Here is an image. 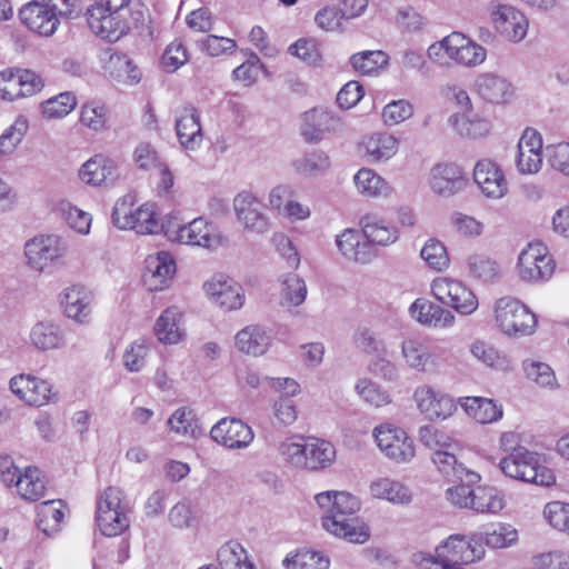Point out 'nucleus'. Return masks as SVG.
<instances>
[{
  "instance_id": "de8ad7c7",
  "label": "nucleus",
  "mask_w": 569,
  "mask_h": 569,
  "mask_svg": "<svg viewBox=\"0 0 569 569\" xmlns=\"http://www.w3.org/2000/svg\"><path fill=\"white\" fill-rule=\"evenodd\" d=\"M103 68L110 77L124 83H137L141 79L139 68L126 54L110 53Z\"/></svg>"
},
{
  "instance_id": "f8f14e48",
  "label": "nucleus",
  "mask_w": 569,
  "mask_h": 569,
  "mask_svg": "<svg viewBox=\"0 0 569 569\" xmlns=\"http://www.w3.org/2000/svg\"><path fill=\"white\" fill-rule=\"evenodd\" d=\"M372 436L380 451L397 463H408L416 456L413 439L400 427L382 423L373 429Z\"/></svg>"
},
{
  "instance_id": "4d7b16f0",
  "label": "nucleus",
  "mask_w": 569,
  "mask_h": 569,
  "mask_svg": "<svg viewBox=\"0 0 569 569\" xmlns=\"http://www.w3.org/2000/svg\"><path fill=\"white\" fill-rule=\"evenodd\" d=\"M56 211L60 214L72 230L80 234H88L92 222L90 213L72 206L67 200H61L56 206Z\"/></svg>"
},
{
  "instance_id": "8fccbe9b",
  "label": "nucleus",
  "mask_w": 569,
  "mask_h": 569,
  "mask_svg": "<svg viewBox=\"0 0 569 569\" xmlns=\"http://www.w3.org/2000/svg\"><path fill=\"white\" fill-rule=\"evenodd\" d=\"M126 510H96V521L102 535L114 537L130 527V515Z\"/></svg>"
},
{
  "instance_id": "c85d7f7f",
  "label": "nucleus",
  "mask_w": 569,
  "mask_h": 569,
  "mask_svg": "<svg viewBox=\"0 0 569 569\" xmlns=\"http://www.w3.org/2000/svg\"><path fill=\"white\" fill-rule=\"evenodd\" d=\"M19 18L31 31L49 37L60 24L59 18L43 2L31 1L19 10Z\"/></svg>"
},
{
  "instance_id": "3c124183",
  "label": "nucleus",
  "mask_w": 569,
  "mask_h": 569,
  "mask_svg": "<svg viewBox=\"0 0 569 569\" xmlns=\"http://www.w3.org/2000/svg\"><path fill=\"white\" fill-rule=\"evenodd\" d=\"M220 569H254L247 550L237 541H228L217 553Z\"/></svg>"
},
{
  "instance_id": "e433bc0d",
  "label": "nucleus",
  "mask_w": 569,
  "mask_h": 569,
  "mask_svg": "<svg viewBox=\"0 0 569 569\" xmlns=\"http://www.w3.org/2000/svg\"><path fill=\"white\" fill-rule=\"evenodd\" d=\"M409 310L415 320L426 326L447 328L455 322V316L451 311L430 301L417 299Z\"/></svg>"
},
{
  "instance_id": "72a5a7b5",
  "label": "nucleus",
  "mask_w": 569,
  "mask_h": 569,
  "mask_svg": "<svg viewBox=\"0 0 569 569\" xmlns=\"http://www.w3.org/2000/svg\"><path fill=\"white\" fill-rule=\"evenodd\" d=\"M430 187L440 196H452L465 188L462 170L455 164H438L430 172Z\"/></svg>"
},
{
  "instance_id": "2f4dec72",
  "label": "nucleus",
  "mask_w": 569,
  "mask_h": 569,
  "mask_svg": "<svg viewBox=\"0 0 569 569\" xmlns=\"http://www.w3.org/2000/svg\"><path fill=\"white\" fill-rule=\"evenodd\" d=\"M176 131L180 144L190 151L197 150L203 140L200 118L196 108L184 107L176 120Z\"/></svg>"
},
{
  "instance_id": "c9c22d12",
  "label": "nucleus",
  "mask_w": 569,
  "mask_h": 569,
  "mask_svg": "<svg viewBox=\"0 0 569 569\" xmlns=\"http://www.w3.org/2000/svg\"><path fill=\"white\" fill-rule=\"evenodd\" d=\"M459 405L468 417L481 425L499 421L503 417L501 403L485 397H462Z\"/></svg>"
},
{
  "instance_id": "c756f323",
  "label": "nucleus",
  "mask_w": 569,
  "mask_h": 569,
  "mask_svg": "<svg viewBox=\"0 0 569 569\" xmlns=\"http://www.w3.org/2000/svg\"><path fill=\"white\" fill-rule=\"evenodd\" d=\"M340 127V120L332 113L315 108L303 113L301 134L307 142L317 143L326 133L337 131Z\"/></svg>"
},
{
  "instance_id": "bb28decb",
  "label": "nucleus",
  "mask_w": 569,
  "mask_h": 569,
  "mask_svg": "<svg viewBox=\"0 0 569 569\" xmlns=\"http://www.w3.org/2000/svg\"><path fill=\"white\" fill-rule=\"evenodd\" d=\"M339 252L349 261L366 264L373 260L376 251L363 230L346 229L336 238Z\"/></svg>"
},
{
  "instance_id": "774afa93",
  "label": "nucleus",
  "mask_w": 569,
  "mask_h": 569,
  "mask_svg": "<svg viewBox=\"0 0 569 569\" xmlns=\"http://www.w3.org/2000/svg\"><path fill=\"white\" fill-rule=\"evenodd\" d=\"M420 257L433 270L442 271L449 267L450 259L446 247L436 239H429L420 250Z\"/></svg>"
},
{
  "instance_id": "58836bf2",
  "label": "nucleus",
  "mask_w": 569,
  "mask_h": 569,
  "mask_svg": "<svg viewBox=\"0 0 569 569\" xmlns=\"http://www.w3.org/2000/svg\"><path fill=\"white\" fill-rule=\"evenodd\" d=\"M370 247H389L399 240V230L391 222L375 216H366L360 221Z\"/></svg>"
},
{
  "instance_id": "4468645a",
  "label": "nucleus",
  "mask_w": 569,
  "mask_h": 569,
  "mask_svg": "<svg viewBox=\"0 0 569 569\" xmlns=\"http://www.w3.org/2000/svg\"><path fill=\"white\" fill-rule=\"evenodd\" d=\"M44 88V79L30 69L8 68L0 71V100L31 97Z\"/></svg>"
},
{
  "instance_id": "39448f33",
  "label": "nucleus",
  "mask_w": 569,
  "mask_h": 569,
  "mask_svg": "<svg viewBox=\"0 0 569 569\" xmlns=\"http://www.w3.org/2000/svg\"><path fill=\"white\" fill-rule=\"evenodd\" d=\"M112 223L123 230H134L140 234L157 233L163 226H160L153 206L143 203L134 207V199L127 194L117 200L112 214Z\"/></svg>"
},
{
  "instance_id": "f704fd0d",
  "label": "nucleus",
  "mask_w": 569,
  "mask_h": 569,
  "mask_svg": "<svg viewBox=\"0 0 569 569\" xmlns=\"http://www.w3.org/2000/svg\"><path fill=\"white\" fill-rule=\"evenodd\" d=\"M399 139L388 132H373L360 142V149L370 162L388 161L399 150Z\"/></svg>"
},
{
  "instance_id": "20e7f679",
  "label": "nucleus",
  "mask_w": 569,
  "mask_h": 569,
  "mask_svg": "<svg viewBox=\"0 0 569 569\" xmlns=\"http://www.w3.org/2000/svg\"><path fill=\"white\" fill-rule=\"evenodd\" d=\"M505 476L538 486L549 487L555 483L553 472L538 463L537 457L526 448H519L503 457L499 462Z\"/></svg>"
},
{
  "instance_id": "4c0bfd02",
  "label": "nucleus",
  "mask_w": 569,
  "mask_h": 569,
  "mask_svg": "<svg viewBox=\"0 0 569 569\" xmlns=\"http://www.w3.org/2000/svg\"><path fill=\"white\" fill-rule=\"evenodd\" d=\"M30 343L39 351L61 349L66 346V336L60 325L52 321H39L29 333Z\"/></svg>"
},
{
  "instance_id": "9b49d317",
  "label": "nucleus",
  "mask_w": 569,
  "mask_h": 569,
  "mask_svg": "<svg viewBox=\"0 0 569 569\" xmlns=\"http://www.w3.org/2000/svg\"><path fill=\"white\" fill-rule=\"evenodd\" d=\"M489 18L493 30L509 42L519 43L528 34L529 19L513 4L491 2Z\"/></svg>"
},
{
  "instance_id": "338daca9",
  "label": "nucleus",
  "mask_w": 569,
  "mask_h": 569,
  "mask_svg": "<svg viewBox=\"0 0 569 569\" xmlns=\"http://www.w3.org/2000/svg\"><path fill=\"white\" fill-rule=\"evenodd\" d=\"M29 123L26 117L19 116L0 136V154L12 153L27 133Z\"/></svg>"
},
{
  "instance_id": "423d86ee",
  "label": "nucleus",
  "mask_w": 569,
  "mask_h": 569,
  "mask_svg": "<svg viewBox=\"0 0 569 569\" xmlns=\"http://www.w3.org/2000/svg\"><path fill=\"white\" fill-rule=\"evenodd\" d=\"M0 480L8 488H14L16 493L26 501H37L43 497L46 480L36 467L19 469L10 457H0Z\"/></svg>"
},
{
  "instance_id": "473e14b6",
  "label": "nucleus",
  "mask_w": 569,
  "mask_h": 569,
  "mask_svg": "<svg viewBox=\"0 0 569 569\" xmlns=\"http://www.w3.org/2000/svg\"><path fill=\"white\" fill-rule=\"evenodd\" d=\"M448 122L457 134L473 140L487 137L492 128L491 121L475 110L457 112L449 117Z\"/></svg>"
},
{
  "instance_id": "79ce46f5",
  "label": "nucleus",
  "mask_w": 569,
  "mask_h": 569,
  "mask_svg": "<svg viewBox=\"0 0 569 569\" xmlns=\"http://www.w3.org/2000/svg\"><path fill=\"white\" fill-rule=\"evenodd\" d=\"M315 499L323 512L357 513L361 508L359 498L347 491H323Z\"/></svg>"
},
{
  "instance_id": "4be33fe9",
  "label": "nucleus",
  "mask_w": 569,
  "mask_h": 569,
  "mask_svg": "<svg viewBox=\"0 0 569 569\" xmlns=\"http://www.w3.org/2000/svg\"><path fill=\"white\" fill-rule=\"evenodd\" d=\"M473 180L487 198L501 199L508 192V181L503 171L490 159H481L476 163Z\"/></svg>"
},
{
  "instance_id": "0e129e2a",
  "label": "nucleus",
  "mask_w": 569,
  "mask_h": 569,
  "mask_svg": "<svg viewBox=\"0 0 569 569\" xmlns=\"http://www.w3.org/2000/svg\"><path fill=\"white\" fill-rule=\"evenodd\" d=\"M475 359L487 367L503 369L507 366L506 357L491 343L483 340H475L469 347Z\"/></svg>"
},
{
  "instance_id": "412c9836",
  "label": "nucleus",
  "mask_w": 569,
  "mask_h": 569,
  "mask_svg": "<svg viewBox=\"0 0 569 569\" xmlns=\"http://www.w3.org/2000/svg\"><path fill=\"white\" fill-rule=\"evenodd\" d=\"M323 529L352 543H365L369 537L368 526L356 513L323 512Z\"/></svg>"
},
{
  "instance_id": "f3484780",
  "label": "nucleus",
  "mask_w": 569,
  "mask_h": 569,
  "mask_svg": "<svg viewBox=\"0 0 569 569\" xmlns=\"http://www.w3.org/2000/svg\"><path fill=\"white\" fill-rule=\"evenodd\" d=\"M11 392L28 406L42 407L58 400L49 381L31 375H18L10 379Z\"/></svg>"
},
{
  "instance_id": "1a4fd4ad",
  "label": "nucleus",
  "mask_w": 569,
  "mask_h": 569,
  "mask_svg": "<svg viewBox=\"0 0 569 569\" xmlns=\"http://www.w3.org/2000/svg\"><path fill=\"white\" fill-rule=\"evenodd\" d=\"M164 234L171 242L206 249H217L224 242L218 228L202 217L184 224L168 226Z\"/></svg>"
},
{
  "instance_id": "680f3d73",
  "label": "nucleus",
  "mask_w": 569,
  "mask_h": 569,
  "mask_svg": "<svg viewBox=\"0 0 569 569\" xmlns=\"http://www.w3.org/2000/svg\"><path fill=\"white\" fill-rule=\"evenodd\" d=\"M149 352L150 341L148 339L139 338L134 340L122 355L124 368L130 372L141 371L147 363Z\"/></svg>"
},
{
  "instance_id": "2eb2a0df",
  "label": "nucleus",
  "mask_w": 569,
  "mask_h": 569,
  "mask_svg": "<svg viewBox=\"0 0 569 569\" xmlns=\"http://www.w3.org/2000/svg\"><path fill=\"white\" fill-rule=\"evenodd\" d=\"M400 356L405 366L418 373L435 375L440 371V359L430 345L417 337L406 338L400 343Z\"/></svg>"
},
{
  "instance_id": "7ed1b4c3",
  "label": "nucleus",
  "mask_w": 569,
  "mask_h": 569,
  "mask_svg": "<svg viewBox=\"0 0 569 569\" xmlns=\"http://www.w3.org/2000/svg\"><path fill=\"white\" fill-rule=\"evenodd\" d=\"M486 549L481 543V536L473 533L469 537L463 535H451L435 550L430 562L440 566L469 565L481 560Z\"/></svg>"
},
{
  "instance_id": "dca6fc26",
  "label": "nucleus",
  "mask_w": 569,
  "mask_h": 569,
  "mask_svg": "<svg viewBox=\"0 0 569 569\" xmlns=\"http://www.w3.org/2000/svg\"><path fill=\"white\" fill-rule=\"evenodd\" d=\"M237 221L248 232L264 233L269 229V219L263 202L252 192L242 191L232 201Z\"/></svg>"
},
{
  "instance_id": "603ef678",
  "label": "nucleus",
  "mask_w": 569,
  "mask_h": 569,
  "mask_svg": "<svg viewBox=\"0 0 569 569\" xmlns=\"http://www.w3.org/2000/svg\"><path fill=\"white\" fill-rule=\"evenodd\" d=\"M330 164V157L320 149L306 152L302 157L292 162L295 170L306 177L321 176L328 171Z\"/></svg>"
},
{
  "instance_id": "9d476101",
  "label": "nucleus",
  "mask_w": 569,
  "mask_h": 569,
  "mask_svg": "<svg viewBox=\"0 0 569 569\" xmlns=\"http://www.w3.org/2000/svg\"><path fill=\"white\" fill-rule=\"evenodd\" d=\"M430 289L436 300L460 315L469 316L478 309L479 302L476 295L461 280L437 277L432 280Z\"/></svg>"
},
{
  "instance_id": "49530a36",
  "label": "nucleus",
  "mask_w": 569,
  "mask_h": 569,
  "mask_svg": "<svg viewBox=\"0 0 569 569\" xmlns=\"http://www.w3.org/2000/svg\"><path fill=\"white\" fill-rule=\"evenodd\" d=\"M66 506L62 500H48L37 508V526L47 536L59 531L66 516Z\"/></svg>"
},
{
  "instance_id": "13d9d810",
  "label": "nucleus",
  "mask_w": 569,
  "mask_h": 569,
  "mask_svg": "<svg viewBox=\"0 0 569 569\" xmlns=\"http://www.w3.org/2000/svg\"><path fill=\"white\" fill-rule=\"evenodd\" d=\"M286 569H328L329 559L320 552L302 549L288 555L283 561Z\"/></svg>"
},
{
  "instance_id": "5fc2aeb1",
  "label": "nucleus",
  "mask_w": 569,
  "mask_h": 569,
  "mask_svg": "<svg viewBox=\"0 0 569 569\" xmlns=\"http://www.w3.org/2000/svg\"><path fill=\"white\" fill-rule=\"evenodd\" d=\"M419 441L433 452L455 450L458 442L443 429L426 425L419 428Z\"/></svg>"
},
{
  "instance_id": "c03bdc74",
  "label": "nucleus",
  "mask_w": 569,
  "mask_h": 569,
  "mask_svg": "<svg viewBox=\"0 0 569 569\" xmlns=\"http://www.w3.org/2000/svg\"><path fill=\"white\" fill-rule=\"evenodd\" d=\"M280 305L286 308L301 306L308 293V287L303 278L295 272H288L279 277Z\"/></svg>"
},
{
  "instance_id": "cd10ccee",
  "label": "nucleus",
  "mask_w": 569,
  "mask_h": 569,
  "mask_svg": "<svg viewBox=\"0 0 569 569\" xmlns=\"http://www.w3.org/2000/svg\"><path fill=\"white\" fill-rule=\"evenodd\" d=\"M79 179L92 187L113 184L119 178L116 162L102 154L88 159L78 171Z\"/></svg>"
},
{
  "instance_id": "a18cd8bd",
  "label": "nucleus",
  "mask_w": 569,
  "mask_h": 569,
  "mask_svg": "<svg viewBox=\"0 0 569 569\" xmlns=\"http://www.w3.org/2000/svg\"><path fill=\"white\" fill-rule=\"evenodd\" d=\"M467 269L471 278L485 283L496 282L502 274L500 263L485 253L470 254L467 259Z\"/></svg>"
},
{
  "instance_id": "864d4df0",
  "label": "nucleus",
  "mask_w": 569,
  "mask_h": 569,
  "mask_svg": "<svg viewBox=\"0 0 569 569\" xmlns=\"http://www.w3.org/2000/svg\"><path fill=\"white\" fill-rule=\"evenodd\" d=\"M485 539L486 545L490 548L502 549L515 545L518 540L517 529L509 523H492L485 531L477 533Z\"/></svg>"
},
{
  "instance_id": "052dcab7",
  "label": "nucleus",
  "mask_w": 569,
  "mask_h": 569,
  "mask_svg": "<svg viewBox=\"0 0 569 569\" xmlns=\"http://www.w3.org/2000/svg\"><path fill=\"white\" fill-rule=\"evenodd\" d=\"M307 442L305 438H288L279 446V453L291 467L307 470Z\"/></svg>"
},
{
  "instance_id": "6e6552de",
  "label": "nucleus",
  "mask_w": 569,
  "mask_h": 569,
  "mask_svg": "<svg viewBox=\"0 0 569 569\" xmlns=\"http://www.w3.org/2000/svg\"><path fill=\"white\" fill-rule=\"evenodd\" d=\"M495 318L500 330L508 336H529L537 326L536 316L512 297H502L496 301Z\"/></svg>"
},
{
  "instance_id": "ea45409f",
  "label": "nucleus",
  "mask_w": 569,
  "mask_h": 569,
  "mask_svg": "<svg viewBox=\"0 0 569 569\" xmlns=\"http://www.w3.org/2000/svg\"><path fill=\"white\" fill-rule=\"evenodd\" d=\"M369 491L373 498L395 505H408L412 500L411 490L406 485L387 477L372 480Z\"/></svg>"
},
{
  "instance_id": "0eeeda50",
  "label": "nucleus",
  "mask_w": 569,
  "mask_h": 569,
  "mask_svg": "<svg viewBox=\"0 0 569 569\" xmlns=\"http://www.w3.org/2000/svg\"><path fill=\"white\" fill-rule=\"evenodd\" d=\"M68 251V241L58 234L36 236L24 244L27 263L38 272H44L50 267L63 264Z\"/></svg>"
},
{
  "instance_id": "aec40b11",
  "label": "nucleus",
  "mask_w": 569,
  "mask_h": 569,
  "mask_svg": "<svg viewBox=\"0 0 569 569\" xmlns=\"http://www.w3.org/2000/svg\"><path fill=\"white\" fill-rule=\"evenodd\" d=\"M206 295L224 311L240 309L244 302L242 287L223 273H217L203 284Z\"/></svg>"
},
{
  "instance_id": "ddd939ff",
  "label": "nucleus",
  "mask_w": 569,
  "mask_h": 569,
  "mask_svg": "<svg viewBox=\"0 0 569 569\" xmlns=\"http://www.w3.org/2000/svg\"><path fill=\"white\" fill-rule=\"evenodd\" d=\"M556 264L542 242H530L523 248L518 256L517 273L519 278L527 282H539L548 280Z\"/></svg>"
},
{
  "instance_id": "a878e982",
  "label": "nucleus",
  "mask_w": 569,
  "mask_h": 569,
  "mask_svg": "<svg viewBox=\"0 0 569 569\" xmlns=\"http://www.w3.org/2000/svg\"><path fill=\"white\" fill-rule=\"evenodd\" d=\"M517 168L522 174L537 173L542 166V139L538 131L527 128L519 142Z\"/></svg>"
},
{
  "instance_id": "393cba45",
  "label": "nucleus",
  "mask_w": 569,
  "mask_h": 569,
  "mask_svg": "<svg viewBox=\"0 0 569 569\" xmlns=\"http://www.w3.org/2000/svg\"><path fill=\"white\" fill-rule=\"evenodd\" d=\"M174 272L173 257L167 251H160L147 257L142 280L149 291H159L168 286Z\"/></svg>"
},
{
  "instance_id": "6ab92c4d",
  "label": "nucleus",
  "mask_w": 569,
  "mask_h": 569,
  "mask_svg": "<svg viewBox=\"0 0 569 569\" xmlns=\"http://www.w3.org/2000/svg\"><path fill=\"white\" fill-rule=\"evenodd\" d=\"M472 93L489 104H506L513 100L516 89L505 77L493 72L479 73L472 83Z\"/></svg>"
},
{
  "instance_id": "69168bd1",
  "label": "nucleus",
  "mask_w": 569,
  "mask_h": 569,
  "mask_svg": "<svg viewBox=\"0 0 569 569\" xmlns=\"http://www.w3.org/2000/svg\"><path fill=\"white\" fill-rule=\"evenodd\" d=\"M170 429L179 436L194 438L199 429L196 413L187 407L178 408L168 419Z\"/></svg>"
},
{
  "instance_id": "a19ab883",
  "label": "nucleus",
  "mask_w": 569,
  "mask_h": 569,
  "mask_svg": "<svg viewBox=\"0 0 569 569\" xmlns=\"http://www.w3.org/2000/svg\"><path fill=\"white\" fill-rule=\"evenodd\" d=\"M357 191L367 198H388L393 189L387 180L370 168H361L353 177Z\"/></svg>"
},
{
  "instance_id": "37998d69",
  "label": "nucleus",
  "mask_w": 569,
  "mask_h": 569,
  "mask_svg": "<svg viewBox=\"0 0 569 569\" xmlns=\"http://www.w3.org/2000/svg\"><path fill=\"white\" fill-rule=\"evenodd\" d=\"M234 340L239 351L254 357L263 355L270 346V337L257 325L241 329Z\"/></svg>"
},
{
  "instance_id": "b1692460",
  "label": "nucleus",
  "mask_w": 569,
  "mask_h": 569,
  "mask_svg": "<svg viewBox=\"0 0 569 569\" xmlns=\"http://www.w3.org/2000/svg\"><path fill=\"white\" fill-rule=\"evenodd\" d=\"M60 303L67 318L80 325L90 322L93 297L84 287L71 286L66 288L60 295Z\"/></svg>"
},
{
  "instance_id": "e2e57ef3",
  "label": "nucleus",
  "mask_w": 569,
  "mask_h": 569,
  "mask_svg": "<svg viewBox=\"0 0 569 569\" xmlns=\"http://www.w3.org/2000/svg\"><path fill=\"white\" fill-rule=\"evenodd\" d=\"M77 106L71 92H62L41 103V112L46 119H59L69 114Z\"/></svg>"
},
{
  "instance_id": "bf43d9fd",
  "label": "nucleus",
  "mask_w": 569,
  "mask_h": 569,
  "mask_svg": "<svg viewBox=\"0 0 569 569\" xmlns=\"http://www.w3.org/2000/svg\"><path fill=\"white\" fill-rule=\"evenodd\" d=\"M355 390L368 405L380 408L391 402V396L383 387L369 378L358 379Z\"/></svg>"
},
{
  "instance_id": "7c9ffc66",
  "label": "nucleus",
  "mask_w": 569,
  "mask_h": 569,
  "mask_svg": "<svg viewBox=\"0 0 569 569\" xmlns=\"http://www.w3.org/2000/svg\"><path fill=\"white\" fill-rule=\"evenodd\" d=\"M153 332L163 345H177L186 335L184 312L178 306L166 308L157 318Z\"/></svg>"
},
{
  "instance_id": "a211bd4d",
  "label": "nucleus",
  "mask_w": 569,
  "mask_h": 569,
  "mask_svg": "<svg viewBox=\"0 0 569 569\" xmlns=\"http://www.w3.org/2000/svg\"><path fill=\"white\" fill-rule=\"evenodd\" d=\"M413 400L420 413L431 421L446 420L457 410L450 396L428 385L416 388Z\"/></svg>"
},
{
  "instance_id": "5701e85b",
  "label": "nucleus",
  "mask_w": 569,
  "mask_h": 569,
  "mask_svg": "<svg viewBox=\"0 0 569 569\" xmlns=\"http://www.w3.org/2000/svg\"><path fill=\"white\" fill-rule=\"evenodd\" d=\"M211 438L229 449L247 448L253 440L252 429L239 419L223 418L210 430Z\"/></svg>"
},
{
  "instance_id": "6e6d98bb",
  "label": "nucleus",
  "mask_w": 569,
  "mask_h": 569,
  "mask_svg": "<svg viewBox=\"0 0 569 569\" xmlns=\"http://www.w3.org/2000/svg\"><path fill=\"white\" fill-rule=\"evenodd\" d=\"M505 507V495L495 487L475 489L471 509L477 512L497 513Z\"/></svg>"
},
{
  "instance_id": "09e8293b",
  "label": "nucleus",
  "mask_w": 569,
  "mask_h": 569,
  "mask_svg": "<svg viewBox=\"0 0 569 569\" xmlns=\"http://www.w3.org/2000/svg\"><path fill=\"white\" fill-rule=\"evenodd\" d=\"M307 470L317 471L333 463L336 449L329 441L310 439L307 442Z\"/></svg>"
},
{
  "instance_id": "f257e3e1",
  "label": "nucleus",
  "mask_w": 569,
  "mask_h": 569,
  "mask_svg": "<svg viewBox=\"0 0 569 569\" xmlns=\"http://www.w3.org/2000/svg\"><path fill=\"white\" fill-rule=\"evenodd\" d=\"M143 19L138 0H93L87 9L91 31L102 39L116 42Z\"/></svg>"
},
{
  "instance_id": "f03ea898",
  "label": "nucleus",
  "mask_w": 569,
  "mask_h": 569,
  "mask_svg": "<svg viewBox=\"0 0 569 569\" xmlns=\"http://www.w3.org/2000/svg\"><path fill=\"white\" fill-rule=\"evenodd\" d=\"M428 57L445 63L446 59L463 67H477L485 62L487 50L460 32H452L428 48Z\"/></svg>"
}]
</instances>
